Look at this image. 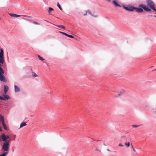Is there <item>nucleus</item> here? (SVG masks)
<instances>
[{"instance_id": "obj_16", "label": "nucleus", "mask_w": 156, "mask_h": 156, "mask_svg": "<svg viewBox=\"0 0 156 156\" xmlns=\"http://www.w3.org/2000/svg\"><path fill=\"white\" fill-rule=\"evenodd\" d=\"M56 26L58 27H59V28H62L63 29H65V27L63 25H56Z\"/></svg>"}, {"instance_id": "obj_26", "label": "nucleus", "mask_w": 156, "mask_h": 156, "mask_svg": "<svg viewBox=\"0 0 156 156\" xmlns=\"http://www.w3.org/2000/svg\"><path fill=\"white\" fill-rule=\"evenodd\" d=\"M24 19H25L27 20H28L30 22L32 21L33 20L32 19H26V18H23Z\"/></svg>"}, {"instance_id": "obj_1", "label": "nucleus", "mask_w": 156, "mask_h": 156, "mask_svg": "<svg viewBox=\"0 0 156 156\" xmlns=\"http://www.w3.org/2000/svg\"><path fill=\"white\" fill-rule=\"evenodd\" d=\"M122 7L125 10L128 11L132 12L135 10L139 13L143 12L144 10L146 12H150L151 11V9H149L146 5L142 4L139 5L138 7H134L130 5L127 6L123 5Z\"/></svg>"}, {"instance_id": "obj_7", "label": "nucleus", "mask_w": 156, "mask_h": 156, "mask_svg": "<svg viewBox=\"0 0 156 156\" xmlns=\"http://www.w3.org/2000/svg\"><path fill=\"white\" fill-rule=\"evenodd\" d=\"M4 58V51L3 49L1 48L0 52V61L2 62V58Z\"/></svg>"}, {"instance_id": "obj_31", "label": "nucleus", "mask_w": 156, "mask_h": 156, "mask_svg": "<svg viewBox=\"0 0 156 156\" xmlns=\"http://www.w3.org/2000/svg\"><path fill=\"white\" fill-rule=\"evenodd\" d=\"M2 128L0 127V131L2 132Z\"/></svg>"}, {"instance_id": "obj_2", "label": "nucleus", "mask_w": 156, "mask_h": 156, "mask_svg": "<svg viewBox=\"0 0 156 156\" xmlns=\"http://www.w3.org/2000/svg\"><path fill=\"white\" fill-rule=\"evenodd\" d=\"M147 3V7L150 8V9H152L154 12H156V9L155 8V5L154 2L151 0H147L146 1Z\"/></svg>"}, {"instance_id": "obj_5", "label": "nucleus", "mask_w": 156, "mask_h": 156, "mask_svg": "<svg viewBox=\"0 0 156 156\" xmlns=\"http://www.w3.org/2000/svg\"><path fill=\"white\" fill-rule=\"evenodd\" d=\"M9 135H6L5 134L3 133L2 135L0 136V141L2 140V141L5 142H7L9 138Z\"/></svg>"}, {"instance_id": "obj_22", "label": "nucleus", "mask_w": 156, "mask_h": 156, "mask_svg": "<svg viewBox=\"0 0 156 156\" xmlns=\"http://www.w3.org/2000/svg\"><path fill=\"white\" fill-rule=\"evenodd\" d=\"M53 10H54V9L52 8L49 7L48 8V12L49 13H50L51 12V11H53Z\"/></svg>"}, {"instance_id": "obj_20", "label": "nucleus", "mask_w": 156, "mask_h": 156, "mask_svg": "<svg viewBox=\"0 0 156 156\" xmlns=\"http://www.w3.org/2000/svg\"><path fill=\"white\" fill-rule=\"evenodd\" d=\"M57 5L58 7L59 8V9L61 10H62V9L61 6L59 4V3L58 2L57 3Z\"/></svg>"}, {"instance_id": "obj_13", "label": "nucleus", "mask_w": 156, "mask_h": 156, "mask_svg": "<svg viewBox=\"0 0 156 156\" xmlns=\"http://www.w3.org/2000/svg\"><path fill=\"white\" fill-rule=\"evenodd\" d=\"M9 15L10 16L13 17H14V18L18 17L21 16L20 15L15 14H13V13H9Z\"/></svg>"}, {"instance_id": "obj_30", "label": "nucleus", "mask_w": 156, "mask_h": 156, "mask_svg": "<svg viewBox=\"0 0 156 156\" xmlns=\"http://www.w3.org/2000/svg\"><path fill=\"white\" fill-rule=\"evenodd\" d=\"M132 147H133V150L134 151H136V150H135L134 149V148L133 147V146L132 145Z\"/></svg>"}, {"instance_id": "obj_28", "label": "nucleus", "mask_w": 156, "mask_h": 156, "mask_svg": "<svg viewBox=\"0 0 156 156\" xmlns=\"http://www.w3.org/2000/svg\"><path fill=\"white\" fill-rule=\"evenodd\" d=\"M119 146H120V147H122V146H124V145H123V144L122 143L119 144Z\"/></svg>"}, {"instance_id": "obj_33", "label": "nucleus", "mask_w": 156, "mask_h": 156, "mask_svg": "<svg viewBox=\"0 0 156 156\" xmlns=\"http://www.w3.org/2000/svg\"><path fill=\"white\" fill-rule=\"evenodd\" d=\"M103 145H105V146H106V145L105 144V143H104V144H103Z\"/></svg>"}, {"instance_id": "obj_25", "label": "nucleus", "mask_w": 156, "mask_h": 156, "mask_svg": "<svg viewBox=\"0 0 156 156\" xmlns=\"http://www.w3.org/2000/svg\"><path fill=\"white\" fill-rule=\"evenodd\" d=\"M3 126L5 129V130H8V128H7V126H6V124L4 125Z\"/></svg>"}, {"instance_id": "obj_21", "label": "nucleus", "mask_w": 156, "mask_h": 156, "mask_svg": "<svg viewBox=\"0 0 156 156\" xmlns=\"http://www.w3.org/2000/svg\"><path fill=\"white\" fill-rule=\"evenodd\" d=\"M125 145H126V146L127 147H129L130 146V143L129 142H128L127 143H125Z\"/></svg>"}, {"instance_id": "obj_19", "label": "nucleus", "mask_w": 156, "mask_h": 156, "mask_svg": "<svg viewBox=\"0 0 156 156\" xmlns=\"http://www.w3.org/2000/svg\"><path fill=\"white\" fill-rule=\"evenodd\" d=\"M8 153V152H5L1 154L0 155V156H6Z\"/></svg>"}, {"instance_id": "obj_8", "label": "nucleus", "mask_w": 156, "mask_h": 156, "mask_svg": "<svg viewBox=\"0 0 156 156\" xmlns=\"http://www.w3.org/2000/svg\"><path fill=\"white\" fill-rule=\"evenodd\" d=\"M59 33H60V34H62L65 35L66 36H67L69 37H70V38H74V37L72 35H69V34H68L65 32H62V31H60L59 32Z\"/></svg>"}, {"instance_id": "obj_39", "label": "nucleus", "mask_w": 156, "mask_h": 156, "mask_svg": "<svg viewBox=\"0 0 156 156\" xmlns=\"http://www.w3.org/2000/svg\"><path fill=\"white\" fill-rule=\"evenodd\" d=\"M100 140H97V141H100Z\"/></svg>"}, {"instance_id": "obj_24", "label": "nucleus", "mask_w": 156, "mask_h": 156, "mask_svg": "<svg viewBox=\"0 0 156 156\" xmlns=\"http://www.w3.org/2000/svg\"><path fill=\"white\" fill-rule=\"evenodd\" d=\"M141 125H136V124H134V125H132V126L134 127H137Z\"/></svg>"}, {"instance_id": "obj_4", "label": "nucleus", "mask_w": 156, "mask_h": 156, "mask_svg": "<svg viewBox=\"0 0 156 156\" xmlns=\"http://www.w3.org/2000/svg\"><path fill=\"white\" fill-rule=\"evenodd\" d=\"M10 140L7 142H5L2 145V149L4 151L7 152L9 150Z\"/></svg>"}, {"instance_id": "obj_38", "label": "nucleus", "mask_w": 156, "mask_h": 156, "mask_svg": "<svg viewBox=\"0 0 156 156\" xmlns=\"http://www.w3.org/2000/svg\"><path fill=\"white\" fill-rule=\"evenodd\" d=\"M0 20H1V19L0 17Z\"/></svg>"}, {"instance_id": "obj_29", "label": "nucleus", "mask_w": 156, "mask_h": 156, "mask_svg": "<svg viewBox=\"0 0 156 156\" xmlns=\"http://www.w3.org/2000/svg\"><path fill=\"white\" fill-rule=\"evenodd\" d=\"M22 16L24 17H30V16H28L27 15H23Z\"/></svg>"}, {"instance_id": "obj_14", "label": "nucleus", "mask_w": 156, "mask_h": 156, "mask_svg": "<svg viewBox=\"0 0 156 156\" xmlns=\"http://www.w3.org/2000/svg\"><path fill=\"white\" fill-rule=\"evenodd\" d=\"M27 125V124L25 122H22L20 125V128H21L24 126H25Z\"/></svg>"}, {"instance_id": "obj_36", "label": "nucleus", "mask_w": 156, "mask_h": 156, "mask_svg": "<svg viewBox=\"0 0 156 156\" xmlns=\"http://www.w3.org/2000/svg\"><path fill=\"white\" fill-rule=\"evenodd\" d=\"M154 17H156V15H154Z\"/></svg>"}, {"instance_id": "obj_32", "label": "nucleus", "mask_w": 156, "mask_h": 156, "mask_svg": "<svg viewBox=\"0 0 156 156\" xmlns=\"http://www.w3.org/2000/svg\"><path fill=\"white\" fill-rule=\"evenodd\" d=\"M87 12L86 11V13L84 14V16H85L87 15Z\"/></svg>"}, {"instance_id": "obj_10", "label": "nucleus", "mask_w": 156, "mask_h": 156, "mask_svg": "<svg viewBox=\"0 0 156 156\" xmlns=\"http://www.w3.org/2000/svg\"><path fill=\"white\" fill-rule=\"evenodd\" d=\"M9 90V87L5 85L4 86V93L6 94Z\"/></svg>"}, {"instance_id": "obj_6", "label": "nucleus", "mask_w": 156, "mask_h": 156, "mask_svg": "<svg viewBox=\"0 0 156 156\" xmlns=\"http://www.w3.org/2000/svg\"><path fill=\"white\" fill-rule=\"evenodd\" d=\"M3 96H0V100L5 101L10 99L11 98L8 95L6 94H3Z\"/></svg>"}, {"instance_id": "obj_3", "label": "nucleus", "mask_w": 156, "mask_h": 156, "mask_svg": "<svg viewBox=\"0 0 156 156\" xmlns=\"http://www.w3.org/2000/svg\"><path fill=\"white\" fill-rule=\"evenodd\" d=\"M4 72L2 68L0 66V80L3 82L6 81L5 77L4 75Z\"/></svg>"}, {"instance_id": "obj_17", "label": "nucleus", "mask_w": 156, "mask_h": 156, "mask_svg": "<svg viewBox=\"0 0 156 156\" xmlns=\"http://www.w3.org/2000/svg\"><path fill=\"white\" fill-rule=\"evenodd\" d=\"M32 76L34 77L38 76V75L33 71L32 72Z\"/></svg>"}, {"instance_id": "obj_27", "label": "nucleus", "mask_w": 156, "mask_h": 156, "mask_svg": "<svg viewBox=\"0 0 156 156\" xmlns=\"http://www.w3.org/2000/svg\"><path fill=\"white\" fill-rule=\"evenodd\" d=\"M33 23L34 24H36V25H40V24L38 23L37 22L33 21Z\"/></svg>"}, {"instance_id": "obj_35", "label": "nucleus", "mask_w": 156, "mask_h": 156, "mask_svg": "<svg viewBox=\"0 0 156 156\" xmlns=\"http://www.w3.org/2000/svg\"><path fill=\"white\" fill-rule=\"evenodd\" d=\"M107 150L108 151H109V150L108 149H107Z\"/></svg>"}, {"instance_id": "obj_12", "label": "nucleus", "mask_w": 156, "mask_h": 156, "mask_svg": "<svg viewBox=\"0 0 156 156\" xmlns=\"http://www.w3.org/2000/svg\"><path fill=\"white\" fill-rule=\"evenodd\" d=\"M125 92V90L122 89L121 90L119 94H118V95L116 96V97H119L121 96Z\"/></svg>"}, {"instance_id": "obj_40", "label": "nucleus", "mask_w": 156, "mask_h": 156, "mask_svg": "<svg viewBox=\"0 0 156 156\" xmlns=\"http://www.w3.org/2000/svg\"><path fill=\"white\" fill-rule=\"evenodd\" d=\"M108 1H110V0H108Z\"/></svg>"}, {"instance_id": "obj_37", "label": "nucleus", "mask_w": 156, "mask_h": 156, "mask_svg": "<svg viewBox=\"0 0 156 156\" xmlns=\"http://www.w3.org/2000/svg\"><path fill=\"white\" fill-rule=\"evenodd\" d=\"M154 70H156V69H155Z\"/></svg>"}, {"instance_id": "obj_18", "label": "nucleus", "mask_w": 156, "mask_h": 156, "mask_svg": "<svg viewBox=\"0 0 156 156\" xmlns=\"http://www.w3.org/2000/svg\"><path fill=\"white\" fill-rule=\"evenodd\" d=\"M86 12H87V13H89V14L90 15H91L93 16H94V17H97V16H94V15H93L91 13V12H90V11L89 10H87L86 11Z\"/></svg>"}, {"instance_id": "obj_34", "label": "nucleus", "mask_w": 156, "mask_h": 156, "mask_svg": "<svg viewBox=\"0 0 156 156\" xmlns=\"http://www.w3.org/2000/svg\"><path fill=\"white\" fill-rule=\"evenodd\" d=\"M31 72H32V71H33V70H32V68H31Z\"/></svg>"}, {"instance_id": "obj_23", "label": "nucleus", "mask_w": 156, "mask_h": 156, "mask_svg": "<svg viewBox=\"0 0 156 156\" xmlns=\"http://www.w3.org/2000/svg\"><path fill=\"white\" fill-rule=\"evenodd\" d=\"M38 57L39 58V59L41 61H44V59L43 58L41 57L40 55H38Z\"/></svg>"}, {"instance_id": "obj_15", "label": "nucleus", "mask_w": 156, "mask_h": 156, "mask_svg": "<svg viewBox=\"0 0 156 156\" xmlns=\"http://www.w3.org/2000/svg\"><path fill=\"white\" fill-rule=\"evenodd\" d=\"M122 139H124L126 141L127 140L126 137V136H122L121 137V139L120 140V141H122Z\"/></svg>"}, {"instance_id": "obj_11", "label": "nucleus", "mask_w": 156, "mask_h": 156, "mask_svg": "<svg viewBox=\"0 0 156 156\" xmlns=\"http://www.w3.org/2000/svg\"><path fill=\"white\" fill-rule=\"evenodd\" d=\"M14 90L15 92H19L20 91V88L16 85H14Z\"/></svg>"}, {"instance_id": "obj_9", "label": "nucleus", "mask_w": 156, "mask_h": 156, "mask_svg": "<svg viewBox=\"0 0 156 156\" xmlns=\"http://www.w3.org/2000/svg\"><path fill=\"white\" fill-rule=\"evenodd\" d=\"M112 2L114 5L116 7H121V6L118 4V1L116 0H114L112 1Z\"/></svg>"}]
</instances>
